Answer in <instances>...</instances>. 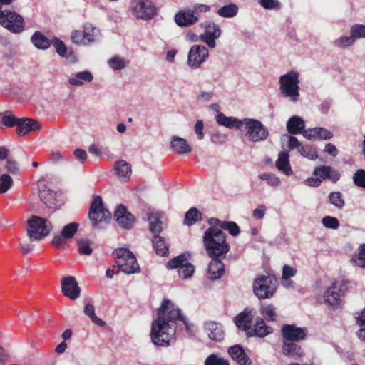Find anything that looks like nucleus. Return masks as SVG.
<instances>
[{
    "instance_id": "3",
    "label": "nucleus",
    "mask_w": 365,
    "mask_h": 365,
    "mask_svg": "<svg viewBox=\"0 0 365 365\" xmlns=\"http://www.w3.org/2000/svg\"><path fill=\"white\" fill-rule=\"evenodd\" d=\"M116 259L115 264L108 267L106 274H135L140 271V266L135 256L129 250L120 247L113 252Z\"/></svg>"
},
{
    "instance_id": "35",
    "label": "nucleus",
    "mask_w": 365,
    "mask_h": 365,
    "mask_svg": "<svg viewBox=\"0 0 365 365\" xmlns=\"http://www.w3.org/2000/svg\"><path fill=\"white\" fill-rule=\"evenodd\" d=\"M33 45L39 50H46L51 45V41L41 31H35L31 37Z\"/></svg>"
},
{
    "instance_id": "36",
    "label": "nucleus",
    "mask_w": 365,
    "mask_h": 365,
    "mask_svg": "<svg viewBox=\"0 0 365 365\" xmlns=\"http://www.w3.org/2000/svg\"><path fill=\"white\" fill-rule=\"evenodd\" d=\"M114 169L118 178L126 180L131 175V165L126 161L120 160L115 163Z\"/></svg>"
},
{
    "instance_id": "7",
    "label": "nucleus",
    "mask_w": 365,
    "mask_h": 365,
    "mask_svg": "<svg viewBox=\"0 0 365 365\" xmlns=\"http://www.w3.org/2000/svg\"><path fill=\"white\" fill-rule=\"evenodd\" d=\"M348 289V282L344 277L334 279L327 287L323 296V303L333 309L336 308L341 302V297Z\"/></svg>"
},
{
    "instance_id": "33",
    "label": "nucleus",
    "mask_w": 365,
    "mask_h": 365,
    "mask_svg": "<svg viewBox=\"0 0 365 365\" xmlns=\"http://www.w3.org/2000/svg\"><path fill=\"white\" fill-rule=\"evenodd\" d=\"M305 122L299 116L294 115L289 118L287 122V130L292 135L302 133L305 130Z\"/></svg>"
},
{
    "instance_id": "29",
    "label": "nucleus",
    "mask_w": 365,
    "mask_h": 365,
    "mask_svg": "<svg viewBox=\"0 0 365 365\" xmlns=\"http://www.w3.org/2000/svg\"><path fill=\"white\" fill-rule=\"evenodd\" d=\"M228 353L233 360L239 365H250L252 360L245 354L242 347L240 345H234L229 348Z\"/></svg>"
},
{
    "instance_id": "56",
    "label": "nucleus",
    "mask_w": 365,
    "mask_h": 365,
    "mask_svg": "<svg viewBox=\"0 0 365 365\" xmlns=\"http://www.w3.org/2000/svg\"><path fill=\"white\" fill-rule=\"evenodd\" d=\"M222 229L227 230L232 236L238 235L240 232L239 226L232 221H224L222 222Z\"/></svg>"
},
{
    "instance_id": "40",
    "label": "nucleus",
    "mask_w": 365,
    "mask_h": 365,
    "mask_svg": "<svg viewBox=\"0 0 365 365\" xmlns=\"http://www.w3.org/2000/svg\"><path fill=\"white\" fill-rule=\"evenodd\" d=\"M84 313L98 326L103 327L106 325L105 322L96 315L94 307L91 304L88 303L85 305Z\"/></svg>"
},
{
    "instance_id": "48",
    "label": "nucleus",
    "mask_w": 365,
    "mask_h": 365,
    "mask_svg": "<svg viewBox=\"0 0 365 365\" xmlns=\"http://www.w3.org/2000/svg\"><path fill=\"white\" fill-rule=\"evenodd\" d=\"M108 63L113 70H122L126 67V61L119 56H115L109 59Z\"/></svg>"
},
{
    "instance_id": "8",
    "label": "nucleus",
    "mask_w": 365,
    "mask_h": 365,
    "mask_svg": "<svg viewBox=\"0 0 365 365\" xmlns=\"http://www.w3.org/2000/svg\"><path fill=\"white\" fill-rule=\"evenodd\" d=\"M248 139L253 143L261 142L269 136L268 129L257 119L245 118L242 119V130Z\"/></svg>"
},
{
    "instance_id": "61",
    "label": "nucleus",
    "mask_w": 365,
    "mask_h": 365,
    "mask_svg": "<svg viewBox=\"0 0 365 365\" xmlns=\"http://www.w3.org/2000/svg\"><path fill=\"white\" fill-rule=\"evenodd\" d=\"M267 207L263 204H260L252 211V217L255 220H262L265 215Z\"/></svg>"
},
{
    "instance_id": "15",
    "label": "nucleus",
    "mask_w": 365,
    "mask_h": 365,
    "mask_svg": "<svg viewBox=\"0 0 365 365\" xmlns=\"http://www.w3.org/2000/svg\"><path fill=\"white\" fill-rule=\"evenodd\" d=\"M287 147L290 150H296L302 157L309 160H315L318 158V153L313 145H303L295 136H289Z\"/></svg>"
},
{
    "instance_id": "20",
    "label": "nucleus",
    "mask_w": 365,
    "mask_h": 365,
    "mask_svg": "<svg viewBox=\"0 0 365 365\" xmlns=\"http://www.w3.org/2000/svg\"><path fill=\"white\" fill-rule=\"evenodd\" d=\"M39 197L50 209L57 210L61 206V200L58 199L57 193L45 186L39 190Z\"/></svg>"
},
{
    "instance_id": "18",
    "label": "nucleus",
    "mask_w": 365,
    "mask_h": 365,
    "mask_svg": "<svg viewBox=\"0 0 365 365\" xmlns=\"http://www.w3.org/2000/svg\"><path fill=\"white\" fill-rule=\"evenodd\" d=\"M61 291L64 296L71 300H75L79 297L81 288L74 277H63L61 280Z\"/></svg>"
},
{
    "instance_id": "24",
    "label": "nucleus",
    "mask_w": 365,
    "mask_h": 365,
    "mask_svg": "<svg viewBox=\"0 0 365 365\" xmlns=\"http://www.w3.org/2000/svg\"><path fill=\"white\" fill-rule=\"evenodd\" d=\"M41 129L39 123L31 118H19L16 125V132L19 136H24L30 132Z\"/></svg>"
},
{
    "instance_id": "58",
    "label": "nucleus",
    "mask_w": 365,
    "mask_h": 365,
    "mask_svg": "<svg viewBox=\"0 0 365 365\" xmlns=\"http://www.w3.org/2000/svg\"><path fill=\"white\" fill-rule=\"evenodd\" d=\"M330 166L321 165L314 169V175L320 179H328Z\"/></svg>"
},
{
    "instance_id": "53",
    "label": "nucleus",
    "mask_w": 365,
    "mask_h": 365,
    "mask_svg": "<svg viewBox=\"0 0 365 365\" xmlns=\"http://www.w3.org/2000/svg\"><path fill=\"white\" fill-rule=\"evenodd\" d=\"M322 225L327 229L336 230L339 227V222L335 217L325 216L322 219Z\"/></svg>"
},
{
    "instance_id": "45",
    "label": "nucleus",
    "mask_w": 365,
    "mask_h": 365,
    "mask_svg": "<svg viewBox=\"0 0 365 365\" xmlns=\"http://www.w3.org/2000/svg\"><path fill=\"white\" fill-rule=\"evenodd\" d=\"M17 118L11 112H6L5 113H0V120L1 123L8 128L16 126L18 120Z\"/></svg>"
},
{
    "instance_id": "23",
    "label": "nucleus",
    "mask_w": 365,
    "mask_h": 365,
    "mask_svg": "<svg viewBox=\"0 0 365 365\" xmlns=\"http://www.w3.org/2000/svg\"><path fill=\"white\" fill-rule=\"evenodd\" d=\"M282 334L284 339L292 342L304 339L307 334V329L297 327L295 325L287 324L282 327Z\"/></svg>"
},
{
    "instance_id": "12",
    "label": "nucleus",
    "mask_w": 365,
    "mask_h": 365,
    "mask_svg": "<svg viewBox=\"0 0 365 365\" xmlns=\"http://www.w3.org/2000/svg\"><path fill=\"white\" fill-rule=\"evenodd\" d=\"M99 30L91 24L83 25V30H74L71 35V41L78 46H88L96 42Z\"/></svg>"
},
{
    "instance_id": "64",
    "label": "nucleus",
    "mask_w": 365,
    "mask_h": 365,
    "mask_svg": "<svg viewBox=\"0 0 365 365\" xmlns=\"http://www.w3.org/2000/svg\"><path fill=\"white\" fill-rule=\"evenodd\" d=\"M5 169L11 174H15L19 172V168L16 161L11 158L6 160Z\"/></svg>"
},
{
    "instance_id": "41",
    "label": "nucleus",
    "mask_w": 365,
    "mask_h": 365,
    "mask_svg": "<svg viewBox=\"0 0 365 365\" xmlns=\"http://www.w3.org/2000/svg\"><path fill=\"white\" fill-rule=\"evenodd\" d=\"M328 198L329 202L338 209H342L345 205V201L341 192H331L329 193Z\"/></svg>"
},
{
    "instance_id": "26",
    "label": "nucleus",
    "mask_w": 365,
    "mask_h": 365,
    "mask_svg": "<svg viewBox=\"0 0 365 365\" xmlns=\"http://www.w3.org/2000/svg\"><path fill=\"white\" fill-rule=\"evenodd\" d=\"M253 317L252 309L246 308L235 317V323L239 329L247 333L251 329Z\"/></svg>"
},
{
    "instance_id": "54",
    "label": "nucleus",
    "mask_w": 365,
    "mask_h": 365,
    "mask_svg": "<svg viewBox=\"0 0 365 365\" xmlns=\"http://www.w3.org/2000/svg\"><path fill=\"white\" fill-rule=\"evenodd\" d=\"M350 34L352 35L355 41L358 38H365V25H353L350 29Z\"/></svg>"
},
{
    "instance_id": "47",
    "label": "nucleus",
    "mask_w": 365,
    "mask_h": 365,
    "mask_svg": "<svg viewBox=\"0 0 365 365\" xmlns=\"http://www.w3.org/2000/svg\"><path fill=\"white\" fill-rule=\"evenodd\" d=\"M259 4L266 10H279L282 4L279 0H257Z\"/></svg>"
},
{
    "instance_id": "62",
    "label": "nucleus",
    "mask_w": 365,
    "mask_h": 365,
    "mask_svg": "<svg viewBox=\"0 0 365 365\" xmlns=\"http://www.w3.org/2000/svg\"><path fill=\"white\" fill-rule=\"evenodd\" d=\"M204 123L202 120H197L194 125V131L197 135V139L201 140L205 138Z\"/></svg>"
},
{
    "instance_id": "6",
    "label": "nucleus",
    "mask_w": 365,
    "mask_h": 365,
    "mask_svg": "<svg viewBox=\"0 0 365 365\" xmlns=\"http://www.w3.org/2000/svg\"><path fill=\"white\" fill-rule=\"evenodd\" d=\"M88 217L94 229H103L111 219V213L105 207L101 197L95 196L90 205Z\"/></svg>"
},
{
    "instance_id": "38",
    "label": "nucleus",
    "mask_w": 365,
    "mask_h": 365,
    "mask_svg": "<svg viewBox=\"0 0 365 365\" xmlns=\"http://www.w3.org/2000/svg\"><path fill=\"white\" fill-rule=\"evenodd\" d=\"M211 261L207 266V274H224L225 266L219 259L220 257H210Z\"/></svg>"
},
{
    "instance_id": "42",
    "label": "nucleus",
    "mask_w": 365,
    "mask_h": 365,
    "mask_svg": "<svg viewBox=\"0 0 365 365\" xmlns=\"http://www.w3.org/2000/svg\"><path fill=\"white\" fill-rule=\"evenodd\" d=\"M201 216L200 212L195 207L190 208L185 215L184 222L187 226L193 225Z\"/></svg>"
},
{
    "instance_id": "22",
    "label": "nucleus",
    "mask_w": 365,
    "mask_h": 365,
    "mask_svg": "<svg viewBox=\"0 0 365 365\" xmlns=\"http://www.w3.org/2000/svg\"><path fill=\"white\" fill-rule=\"evenodd\" d=\"M114 217L118 225L126 229H130L135 222L133 215L128 212L126 207L123 205H119L116 208Z\"/></svg>"
},
{
    "instance_id": "25",
    "label": "nucleus",
    "mask_w": 365,
    "mask_h": 365,
    "mask_svg": "<svg viewBox=\"0 0 365 365\" xmlns=\"http://www.w3.org/2000/svg\"><path fill=\"white\" fill-rule=\"evenodd\" d=\"M174 20L180 27H189L198 21V17L195 16L191 9L180 11L175 14Z\"/></svg>"
},
{
    "instance_id": "34",
    "label": "nucleus",
    "mask_w": 365,
    "mask_h": 365,
    "mask_svg": "<svg viewBox=\"0 0 365 365\" xmlns=\"http://www.w3.org/2000/svg\"><path fill=\"white\" fill-rule=\"evenodd\" d=\"M282 349L283 354L289 357L300 358L304 354L300 346L291 341H284Z\"/></svg>"
},
{
    "instance_id": "55",
    "label": "nucleus",
    "mask_w": 365,
    "mask_h": 365,
    "mask_svg": "<svg viewBox=\"0 0 365 365\" xmlns=\"http://www.w3.org/2000/svg\"><path fill=\"white\" fill-rule=\"evenodd\" d=\"M353 262L356 266L365 268V244L360 246L358 255L353 257Z\"/></svg>"
},
{
    "instance_id": "4",
    "label": "nucleus",
    "mask_w": 365,
    "mask_h": 365,
    "mask_svg": "<svg viewBox=\"0 0 365 365\" xmlns=\"http://www.w3.org/2000/svg\"><path fill=\"white\" fill-rule=\"evenodd\" d=\"M299 73L290 70L279 78L280 93L293 103L297 102L299 97Z\"/></svg>"
},
{
    "instance_id": "37",
    "label": "nucleus",
    "mask_w": 365,
    "mask_h": 365,
    "mask_svg": "<svg viewBox=\"0 0 365 365\" xmlns=\"http://www.w3.org/2000/svg\"><path fill=\"white\" fill-rule=\"evenodd\" d=\"M272 330L267 327L263 320L258 321L254 329H250L247 334L250 336H257L259 337H264L272 333Z\"/></svg>"
},
{
    "instance_id": "51",
    "label": "nucleus",
    "mask_w": 365,
    "mask_h": 365,
    "mask_svg": "<svg viewBox=\"0 0 365 365\" xmlns=\"http://www.w3.org/2000/svg\"><path fill=\"white\" fill-rule=\"evenodd\" d=\"M13 184L11 177L8 174H2L0 177V193H5Z\"/></svg>"
},
{
    "instance_id": "19",
    "label": "nucleus",
    "mask_w": 365,
    "mask_h": 365,
    "mask_svg": "<svg viewBox=\"0 0 365 365\" xmlns=\"http://www.w3.org/2000/svg\"><path fill=\"white\" fill-rule=\"evenodd\" d=\"M221 33L219 25L210 22L206 26L205 31L200 35V38L209 48H214L216 46V40L220 37Z\"/></svg>"
},
{
    "instance_id": "17",
    "label": "nucleus",
    "mask_w": 365,
    "mask_h": 365,
    "mask_svg": "<svg viewBox=\"0 0 365 365\" xmlns=\"http://www.w3.org/2000/svg\"><path fill=\"white\" fill-rule=\"evenodd\" d=\"M79 227L77 222H71L66 225L61 230V234H56L53 236L52 244L56 248H63L65 247L66 239H71L74 237Z\"/></svg>"
},
{
    "instance_id": "16",
    "label": "nucleus",
    "mask_w": 365,
    "mask_h": 365,
    "mask_svg": "<svg viewBox=\"0 0 365 365\" xmlns=\"http://www.w3.org/2000/svg\"><path fill=\"white\" fill-rule=\"evenodd\" d=\"M189 254H181L170 260L167 264V268L170 269L178 268V274H194L195 267L189 262Z\"/></svg>"
},
{
    "instance_id": "30",
    "label": "nucleus",
    "mask_w": 365,
    "mask_h": 365,
    "mask_svg": "<svg viewBox=\"0 0 365 365\" xmlns=\"http://www.w3.org/2000/svg\"><path fill=\"white\" fill-rule=\"evenodd\" d=\"M93 80V75L92 73L88 70H84L70 76L68 79V82L73 86L80 87L83 86L85 83H90Z\"/></svg>"
},
{
    "instance_id": "10",
    "label": "nucleus",
    "mask_w": 365,
    "mask_h": 365,
    "mask_svg": "<svg viewBox=\"0 0 365 365\" xmlns=\"http://www.w3.org/2000/svg\"><path fill=\"white\" fill-rule=\"evenodd\" d=\"M51 223L46 219L33 215L27 220V235L32 240H41L51 230Z\"/></svg>"
},
{
    "instance_id": "52",
    "label": "nucleus",
    "mask_w": 365,
    "mask_h": 365,
    "mask_svg": "<svg viewBox=\"0 0 365 365\" xmlns=\"http://www.w3.org/2000/svg\"><path fill=\"white\" fill-rule=\"evenodd\" d=\"M261 314L268 321H274L276 312L274 307L271 304L263 305L261 307Z\"/></svg>"
},
{
    "instance_id": "63",
    "label": "nucleus",
    "mask_w": 365,
    "mask_h": 365,
    "mask_svg": "<svg viewBox=\"0 0 365 365\" xmlns=\"http://www.w3.org/2000/svg\"><path fill=\"white\" fill-rule=\"evenodd\" d=\"M192 11L195 14V16L199 18L200 13H206L210 11V6L206 4H196L193 6L192 9H191Z\"/></svg>"
},
{
    "instance_id": "5",
    "label": "nucleus",
    "mask_w": 365,
    "mask_h": 365,
    "mask_svg": "<svg viewBox=\"0 0 365 365\" xmlns=\"http://www.w3.org/2000/svg\"><path fill=\"white\" fill-rule=\"evenodd\" d=\"M163 215L161 212H153L148 216V220L149 222V229L154 235L153 238V248L158 255L165 256L168 253V245L163 237L158 235L163 230Z\"/></svg>"
},
{
    "instance_id": "21",
    "label": "nucleus",
    "mask_w": 365,
    "mask_h": 365,
    "mask_svg": "<svg viewBox=\"0 0 365 365\" xmlns=\"http://www.w3.org/2000/svg\"><path fill=\"white\" fill-rule=\"evenodd\" d=\"M303 136L309 140H327L333 138V133L327 128L315 127L306 129L302 132Z\"/></svg>"
},
{
    "instance_id": "11",
    "label": "nucleus",
    "mask_w": 365,
    "mask_h": 365,
    "mask_svg": "<svg viewBox=\"0 0 365 365\" xmlns=\"http://www.w3.org/2000/svg\"><path fill=\"white\" fill-rule=\"evenodd\" d=\"M130 9L136 19L144 21L153 19L158 13V8L152 0H132Z\"/></svg>"
},
{
    "instance_id": "49",
    "label": "nucleus",
    "mask_w": 365,
    "mask_h": 365,
    "mask_svg": "<svg viewBox=\"0 0 365 365\" xmlns=\"http://www.w3.org/2000/svg\"><path fill=\"white\" fill-rule=\"evenodd\" d=\"M51 43L53 46L56 52L61 57L65 58L67 56V47L63 41L60 40L58 38H53L51 41Z\"/></svg>"
},
{
    "instance_id": "59",
    "label": "nucleus",
    "mask_w": 365,
    "mask_h": 365,
    "mask_svg": "<svg viewBox=\"0 0 365 365\" xmlns=\"http://www.w3.org/2000/svg\"><path fill=\"white\" fill-rule=\"evenodd\" d=\"M79 252L83 255H89L92 253L90 242L88 240H81L78 241Z\"/></svg>"
},
{
    "instance_id": "13",
    "label": "nucleus",
    "mask_w": 365,
    "mask_h": 365,
    "mask_svg": "<svg viewBox=\"0 0 365 365\" xmlns=\"http://www.w3.org/2000/svg\"><path fill=\"white\" fill-rule=\"evenodd\" d=\"M0 24L14 34H19L24 30V18L10 10L0 11Z\"/></svg>"
},
{
    "instance_id": "50",
    "label": "nucleus",
    "mask_w": 365,
    "mask_h": 365,
    "mask_svg": "<svg viewBox=\"0 0 365 365\" xmlns=\"http://www.w3.org/2000/svg\"><path fill=\"white\" fill-rule=\"evenodd\" d=\"M353 182L359 187L365 189V170L359 169L353 174Z\"/></svg>"
},
{
    "instance_id": "43",
    "label": "nucleus",
    "mask_w": 365,
    "mask_h": 365,
    "mask_svg": "<svg viewBox=\"0 0 365 365\" xmlns=\"http://www.w3.org/2000/svg\"><path fill=\"white\" fill-rule=\"evenodd\" d=\"M355 39L351 34L350 36H343L334 41L333 45L338 48H345L351 46Z\"/></svg>"
},
{
    "instance_id": "46",
    "label": "nucleus",
    "mask_w": 365,
    "mask_h": 365,
    "mask_svg": "<svg viewBox=\"0 0 365 365\" xmlns=\"http://www.w3.org/2000/svg\"><path fill=\"white\" fill-rule=\"evenodd\" d=\"M356 324L361 327L360 329L357 331L358 337L365 341V308L362 312L356 317Z\"/></svg>"
},
{
    "instance_id": "27",
    "label": "nucleus",
    "mask_w": 365,
    "mask_h": 365,
    "mask_svg": "<svg viewBox=\"0 0 365 365\" xmlns=\"http://www.w3.org/2000/svg\"><path fill=\"white\" fill-rule=\"evenodd\" d=\"M206 334L211 340L222 341L224 339L225 332L222 326L215 322H207L204 324Z\"/></svg>"
},
{
    "instance_id": "14",
    "label": "nucleus",
    "mask_w": 365,
    "mask_h": 365,
    "mask_svg": "<svg viewBox=\"0 0 365 365\" xmlns=\"http://www.w3.org/2000/svg\"><path fill=\"white\" fill-rule=\"evenodd\" d=\"M209 56L208 49L202 45H192L187 53V66L192 69L199 68Z\"/></svg>"
},
{
    "instance_id": "28",
    "label": "nucleus",
    "mask_w": 365,
    "mask_h": 365,
    "mask_svg": "<svg viewBox=\"0 0 365 365\" xmlns=\"http://www.w3.org/2000/svg\"><path fill=\"white\" fill-rule=\"evenodd\" d=\"M215 120L217 124L222 125L230 129L236 128L242 130V119H238L235 117H227L222 112H218L216 114Z\"/></svg>"
},
{
    "instance_id": "32",
    "label": "nucleus",
    "mask_w": 365,
    "mask_h": 365,
    "mask_svg": "<svg viewBox=\"0 0 365 365\" xmlns=\"http://www.w3.org/2000/svg\"><path fill=\"white\" fill-rule=\"evenodd\" d=\"M275 165L278 170L285 175L290 176L293 174V171L289 163V155L287 152L281 151L279 153Z\"/></svg>"
},
{
    "instance_id": "39",
    "label": "nucleus",
    "mask_w": 365,
    "mask_h": 365,
    "mask_svg": "<svg viewBox=\"0 0 365 365\" xmlns=\"http://www.w3.org/2000/svg\"><path fill=\"white\" fill-rule=\"evenodd\" d=\"M238 6L235 4L225 5L217 11V14L222 17L232 18L237 15Z\"/></svg>"
},
{
    "instance_id": "57",
    "label": "nucleus",
    "mask_w": 365,
    "mask_h": 365,
    "mask_svg": "<svg viewBox=\"0 0 365 365\" xmlns=\"http://www.w3.org/2000/svg\"><path fill=\"white\" fill-rule=\"evenodd\" d=\"M205 365H229V363L216 354H211L206 359Z\"/></svg>"
},
{
    "instance_id": "2",
    "label": "nucleus",
    "mask_w": 365,
    "mask_h": 365,
    "mask_svg": "<svg viewBox=\"0 0 365 365\" xmlns=\"http://www.w3.org/2000/svg\"><path fill=\"white\" fill-rule=\"evenodd\" d=\"M202 239L209 257H224L230 250L226 234L220 229L207 228Z\"/></svg>"
},
{
    "instance_id": "60",
    "label": "nucleus",
    "mask_w": 365,
    "mask_h": 365,
    "mask_svg": "<svg viewBox=\"0 0 365 365\" xmlns=\"http://www.w3.org/2000/svg\"><path fill=\"white\" fill-rule=\"evenodd\" d=\"M227 136L220 132L213 133L211 135L210 140L215 145H222L227 141Z\"/></svg>"
},
{
    "instance_id": "9",
    "label": "nucleus",
    "mask_w": 365,
    "mask_h": 365,
    "mask_svg": "<svg viewBox=\"0 0 365 365\" xmlns=\"http://www.w3.org/2000/svg\"><path fill=\"white\" fill-rule=\"evenodd\" d=\"M277 288V280L274 275H259L253 282L252 289L259 299L271 298Z\"/></svg>"
},
{
    "instance_id": "31",
    "label": "nucleus",
    "mask_w": 365,
    "mask_h": 365,
    "mask_svg": "<svg viewBox=\"0 0 365 365\" xmlns=\"http://www.w3.org/2000/svg\"><path fill=\"white\" fill-rule=\"evenodd\" d=\"M170 148L179 155H185L191 153L192 148L185 138L174 135L171 138Z\"/></svg>"
},
{
    "instance_id": "1",
    "label": "nucleus",
    "mask_w": 365,
    "mask_h": 365,
    "mask_svg": "<svg viewBox=\"0 0 365 365\" xmlns=\"http://www.w3.org/2000/svg\"><path fill=\"white\" fill-rule=\"evenodd\" d=\"M182 322L187 328L185 319L179 308L170 300H164L157 310V317L151 327V340L156 346H169L176 331V322Z\"/></svg>"
},
{
    "instance_id": "44",
    "label": "nucleus",
    "mask_w": 365,
    "mask_h": 365,
    "mask_svg": "<svg viewBox=\"0 0 365 365\" xmlns=\"http://www.w3.org/2000/svg\"><path fill=\"white\" fill-rule=\"evenodd\" d=\"M259 178L264 180L272 187H278L281 184L280 179L272 173H264L259 175Z\"/></svg>"
}]
</instances>
